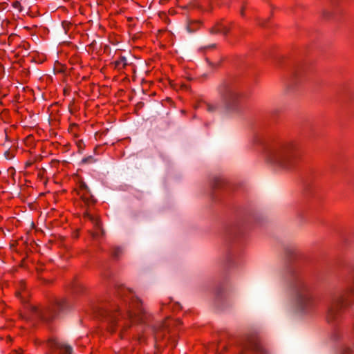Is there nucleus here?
Wrapping results in <instances>:
<instances>
[{
	"label": "nucleus",
	"mask_w": 354,
	"mask_h": 354,
	"mask_svg": "<svg viewBox=\"0 0 354 354\" xmlns=\"http://www.w3.org/2000/svg\"><path fill=\"white\" fill-rule=\"evenodd\" d=\"M225 178L221 176H213L209 180V185L213 189H219L225 183Z\"/></svg>",
	"instance_id": "11"
},
{
	"label": "nucleus",
	"mask_w": 354,
	"mask_h": 354,
	"mask_svg": "<svg viewBox=\"0 0 354 354\" xmlns=\"http://www.w3.org/2000/svg\"><path fill=\"white\" fill-rule=\"evenodd\" d=\"M120 252H121V249L120 248H116L113 251V255L115 257H117L120 254Z\"/></svg>",
	"instance_id": "21"
},
{
	"label": "nucleus",
	"mask_w": 354,
	"mask_h": 354,
	"mask_svg": "<svg viewBox=\"0 0 354 354\" xmlns=\"http://www.w3.org/2000/svg\"><path fill=\"white\" fill-rule=\"evenodd\" d=\"M31 164H32L31 162H26V166L29 167L31 165Z\"/></svg>",
	"instance_id": "27"
},
{
	"label": "nucleus",
	"mask_w": 354,
	"mask_h": 354,
	"mask_svg": "<svg viewBox=\"0 0 354 354\" xmlns=\"http://www.w3.org/2000/svg\"><path fill=\"white\" fill-rule=\"evenodd\" d=\"M236 254L230 253L226 255L225 260L229 266H234L236 264Z\"/></svg>",
	"instance_id": "16"
},
{
	"label": "nucleus",
	"mask_w": 354,
	"mask_h": 354,
	"mask_svg": "<svg viewBox=\"0 0 354 354\" xmlns=\"http://www.w3.org/2000/svg\"><path fill=\"white\" fill-rule=\"evenodd\" d=\"M351 283H354V272L349 277L347 286L334 292L328 299L326 304V319L328 323L338 322L342 310L350 305L348 295L354 292Z\"/></svg>",
	"instance_id": "3"
},
{
	"label": "nucleus",
	"mask_w": 354,
	"mask_h": 354,
	"mask_svg": "<svg viewBox=\"0 0 354 354\" xmlns=\"http://www.w3.org/2000/svg\"><path fill=\"white\" fill-rule=\"evenodd\" d=\"M297 146L294 142H286L272 147L265 153L268 163L275 168L288 169L294 164Z\"/></svg>",
	"instance_id": "2"
},
{
	"label": "nucleus",
	"mask_w": 354,
	"mask_h": 354,
	"mask_svg": "<svg viewBox=\"0 0 354 354\" xmlns=\"http://www.w3.org/2000/svg\"><path fill=\"white\" fill-rule=\"evenodd\" d=\"M12 6L15 8H17V9H19V10H21V3H20L19 1H16L13 2Z\"/></svg>",
	"instance_id": "20"
},
{
	"label": "nucleus",
	"mask_w": 354,
	"mask_h": 354,
	"mask_svg": "<svg viewBox=\"0 0 354 354\" xmlns=\"http://www.w3.org/2000/svg\"><path fill=\"white\" fill-rule=\"evenodd\" d=\"M73 308V304L66 298L55 299L46 308H32L33 316L44 324H48L55 319L67 315Z\"/></svg>",
	"instance_id": "5"
},
{
	"label": "nucleus",
	"mask_w": 354,
	"mask_h": 354,
	"mask_svg": "<svg viewBox=\"0 0 354 354\" xmlns=\"http://www.w3.org/2000/svg\"><path fill=\"white\" fill-rule=\"evenodd\" d=\"M97 314V316L101 317L106 323L109 330L113 332L118 319L117 313L108 309H99Z\"/></svg>",
	"instance_id": "8"
},
{
	"label": "nucleus",
	"mask_w": 354,
	"mask_h": 354,
	"mask_svg": "<svg viewBox=\"0 0 354 354\" xmlns=\"http://www.w3.org/2000/svg\"><path fill=\"white\" fill-rule=\"evenodd\" d=\"M286 280L290 293L291 308L297 314H308L311 308V296L298 268H290Z\"/></svg>",
	"instance_id": "1"
},
{
	"label": "nucleus",
	"mask_w": 354,
	"mask_h": 354,
	"mask_svg": "<svg viewBox=\"0 0 354 354\" xmlns=\"http://www.w3.org/2000/svg\"><path fill=\"white\" fill-rule=\"evenodd\" d=\"M216 294V298L218 299L220 297V290H218Z\"/></svg>",
	"instance_id": "26"
},
{
	"label": "nucleus",
	"mask_w": 354,
	"mask_h": 354,
	"mask_svg": "<svg viewBox=\"0 0 354 354\" xmlns=\"http://www.w3.org/2000/svg\"><path fill=\"white\" fill-rule=\"evenodd\" d=\"M93 159L92 156H88V157H86V158H84L82 160V162L83 163H88L91 162V160Z\"/></svg>",
	"instance_id": "22"
},
{
	"label": "nucleus",
	"mask_w": 354,
	"mask_h": 354,
	"mask_svg": "<svg viewBox=\"0 0 354 354\" xmlns=\"http://www.w3.org/2000/svg\"><path fill=\"white\" fill-rule=\"evenodd\" d=\"M49 346L54 351H59L65 354H71L73 348L66 344L59 342L56 340H52L48 343Z\"/></svg>",
	"instance_id": "10"
},
{
	"label": "nucleus",
	"mask_w": 354,
	"mask_h": 354,
	"mask_svg": "<svg viewBox=\"0 0 354 354\" xmlns=\"http://www.w3.org/2000/svg\"><path fill=\"white\" fill-rule=\"evenodd\" d=\"M10 354H20L19 353L17 352V351H13L12 353Z\"/></svg>",
	"instance_id": "29"
},
{
	"label": "nucleus",
	"mask_w": 354,
	"mask_h": 354,
	"mask_svg": "<svg viewBox=\"0 0 354 354\" xmlns=\"http://www.w3.org/2000/svg\"><path fill=\"white\" fill-rule=\"evenodd\" d=\"M243 350L251 351L257 354H268L267 351L259 343L258 339L248 336L241 345Z\"/></svg>",
	"instance_id": "7"
},
{
	"label": "nucleus",
	"mask_w": 354,
	"mask_h": 354,
	"mask_svg": "<svg viewBox=\"0 0 354 354\" xmlns=\"http://www.w3.org/2000/svg\"><path fill=\"white\" fill-rule=\"evenodd\" d=\"M241 230L237 227H230L225 230V236L227 238L233 239L236 238L241 234Z\"/></svg>",
	"instance_id": "13"
},
{
	"label": "nucleus",
	"mask_w": 354,
	"mask_h": 354,
	"mask_svg": "<svg viewBox=\"0 0 354 354\" xmlns=\"http://www.w3.org/2000/svg\"><path fill=\"white\" fill-rule=\"evenodd\" d=\"M200 22L198 21H189L186 25V30L189 33L195 32L199 28Z\"/></svg>",
	"instance_id": "14"
},
{
	"label": "nucleus",
	"mask_w": 354,
	"mask_h": 354,
	"mask_svg": "<svg viewBox=\"0 0 354 354\" xmlns=\"http://www.w3.org/2000/svg\"><path fill=\"white\" fill-rule=\"evenodd\" d=\"M116 291L118 297L125 304L127 309V315L130 319L145 324H149L150 315L142 306L141 301L134 295L131 290L118 286Z\"/></svg>",
	"instance_id": "4"
},
{
	"label": "nucleus",
	"mask_w": 354,
	"mask_h": 354,
	"mask_svg": "<svg viewBox=\"0 0 354 354\" xmlns=\"http://www.w3.org/2000/svg\"><path fill=\"white\" fill-rule=\"evenodd\" d=\"M328 15H329V13H328V12H326L324 13V15H325V17H328Z\"/></svg>",
	"instance_id": "28"
},
{
	"label": "nucleus",
	"mask_w": 354,
	"mask_h": 354,
	"mask_svg": "<svg viewBox=\"0 0 354 354\" xmlns=\"http://www.w3.org/2000/svg\"><path fill=\"white\" fill-rule=\"evenodd\" d=\"M115 66L118 69H121L127 65V58L124 56H121L118 60L114 62Z\"/></svg>",
	"instance_id": "15"
},
{
	"label": "nucleus",
	"mask_w": 354,
	"mask_h": 354,
	"mask_svg": "<svg viewBox=\"0 0 354 354\" xmlns=\"http://www.w3.org/2000/svg\"><path fill=\"white\" fill-rule=\"evenodd\" d=\"M342 354H348V351H344Z\"/></svg>",
	"instance_id": "30"
},
{
	"label": "nucleus",
	"mask_w": 354,
	"mask_h": 354,
	"mask_svg": "<svg viewBox=\"0 0 354 354\" xmlns=\"http://www.w3.org/2000/svg\"><path fill=\"white\" fill-rule=\"evenodd\" d=\"M81 187H82V189H84V190H86L87 192H89V188H88V185L86 183H82L81 185Z\"/></svg>",
	"instance_id": "24"
},
{
	"label": "nucleus",
	"mask_w": 354,
	"mask_h": 354,
	"mask_svg": "<svg viewBox=\"0 0 354 354\" xmlns=\"http://www.w3.org/2000/svg\"><path fill=\"white\" fill-rule=\"evenodd\" d=\"M149 326L151 328L156 340L163 339L165 335V332L169 331L170 327V324H167L166 322Z\"/></svg>",
	"instance_id": "9"
},
{
	"label": "nucleus",
	"mask_w": 354,
	"mask_h": 354,
	"mask_svg": "<svg viewBox=\"0 0 354 354\" xmlns=\"http://www.w3.org/2000/svg\"><path fill=\"white\" fill-rule=\"evenodd\" d=\"M205 109L209 113H214L218 109V106L215 104L206 103Z\"/></svg>",
	"instance_id": "17"
},
{
	"label": "nucleus",
	"mask_w": 354,
	"mask_h": 354,
	"mask_svg": "<svg viewBox=\"0 0 354 354\" xmlns=\"http://www.w3.org/2000/svg\"><path fill=\"white\" fill-rule=\"evenodd\" d=\"M193 8H201V6L196 3H192Z\"/></svg>",
	"instance_id": "25"
},
{
	"label": "nucleus",
	"mask_w": 354,
	"mask_h": 354,
	"mask_svg": "<svg viewBox=\"0 0 354 354\" xmlns=\"http://www.w3.org/2000/svg\"><path fill=\"white\" fill-rule=\"evenodd\" d=\"M216 47V44H212L209 46H205V47H202L200 48L201 50H203V49H206V48H215Z\"/></svg>",
	"instance_id": "23"
},
{
	"label": "nucleus",
	"mask_w": 354,
	"mask_h": 354,
	"mask_svg": "<svg viewBox=\"0 0 354 354\" xmlns=\"http://www.w3.org/2000/svg\"><path fill=\"white\" fill-rule=\"evenodd\" d=\"M24 48H25L26 49H27V48H27V46L24 45Z\"/></svg>",
	"instance_id": "31"
},
{
	"label": "nucleus",
	"mask_w": 354,
	"mask_h": 354,
	"mask_svg": "<svg viewBox=\"0 0 354 354\" xmlns=\"http://www.w3.org/2000/svg\"><path fill=\"white\" fill-rule=\"evenodd\" d=\"M286 254L288 257L292 258L297 254V250L294 248H288L286 249Z\"/></svg>",
	"instance_id": "18"
},
{
	"label": "nucleus",
	"mask_w": 354,
	"mask_h": 354,
	"mask_svg": "<svg viewBox=\"0 0 354 354\" xmlns=\"http://www.w3.org/2000/svg\"><path fill=\"white\" fill-rule=\"evenodd\" d=\"M223 111L234 113L239 111V94L225 84L219 88Z\"/></svg>",
	"instance_id": "6"
},
{
	"label": "nucleus",
	"mask_w": 354,
	"mask_h": 354,
	"mask_svg": "<svg viewBox=\"0 0 354 354\" xmlns=\"http://www.w3.org/2000/svg\"><path fill=\"white\" fill-rule=\"evenodd\" d=\"M229 31H230L229 28H227V27H225L221 23H217L210 30V32L212 34L222 33L224 35H226Z\"/></svg>",
	"instance_id": "12"
},
{
	"label": "nucleus",
	"mask_w": 354,
	"mask_h": 354,
	"mask_svg": "<svg viewBox=\"0 0 354 354\" xmlns=\"http://www.w3.org/2000/svg\"><path fill=\"white\" fill-rule=\"evenodd\" d=\"M86 216L89 219L91 220V221H93L96 225H99V222L98 221H97L96 219H95L91 215H90L89 214H86Z\"/></svg>",
	"instance_id": "19"
},
{
	"label": "nucleus",
	"mask_w": 354,
	"mask_h": 354,
	"mask_svg": "<svg viewBox=\"0 0 354 354\" xmlns=\"http://www.w3.org/2000/svg\"><path fill=\"white\" fill-rule=\"evenodd\" d=\"M24 48H25L26 49H27V48H27V46L24 45Z\"/></svg>",
	"instance_id": "32"
}]
</instances>
